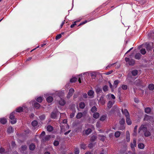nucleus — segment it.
<instances>
[{
	"label": "nucleus",
	"mask_w": 154,
	"mask_h": 154,
	"mask_svg": "<svg viewBox=\"0 0 154 154\" xmlns=\"http://www.w3.org/2000/svg\"><path fill=\"white\" fill-rule=\"evenodd\" d=\"M141 131L144 133V135L145 137H149L151 136V134L150 132L147 130L145 125H142L140 126L138 130V133H139Z\"/></svg>",
	"instance_id": "1"
},
{
	"label": "nucleus",
	"mask_w": 154,
	"mask_h": 154,
	"mask_svg": "<svg viewBox=\"0 0 154 154\" xmlns=\"http://www.w3.org/2000/svg\"><path fill=\"white\" fill-rule=\"evenodd\" d=\"M15 113V112H12L10 114L9 117L10 119V122L12 124H14L17 122L16 119L15 118L14 115Z\"/></svg>",
	"instance_id": "2"
},
{
	"label": "nucleus",
	"mask_w": 154,
	"mask_h": 154,
	"mask_svg": "<svg viewBox=\"0 0 154 154\" xmlns=\"http://www.w3.org/2000/svg\"><path fill=\"white\" fill-rule=\"evenodd\" d=\"M125 60L126 62H128L129 65L133 66L134 64L135 61L133 59H130L129 58L125 57Z\"/></svg>",
	"instance_id": "3"
},
{
	"label": "nucleus",
	"mask_w": 154,
	"mask_h": 154,
	"mask_svg": "<svg viewBox=\"0 0 154 154\" xmlns=\"http://www.w3.org/2000/svg\"><path fill=\"white\" fill-rule=\"evenodd\" d=\"M27 149V147L26 145H22L21 147L20 152L22 154H27L28 152L26 151Z\"/></svg>",
	"instance_id": "4"
},
{
	"label": "nucleus",
	"mask_w": 154,
	"mask_h": 154,
	"mask_svg": "<svg viewBox=\"0 0 154 154\" xmlns=\"http://www.w3.org/2000/svg\"><path fill=\"white\" fill-rule=\"evenodd\" d=\"M125 123V121L123 118L121 120L119 121V124L122 126L120 127V129L121 130H123L125 129V127L123 126V125Z\"/></svg>",
	"instance_id": "5"
},
{
	"label": "nucleus",
	"mask_w": 154,
	"mask_h": 154,
	"mask_svg": "<svg viewBox=\"0 0 154 154\" xmlns=\"http://www.w3.org/2000/svg\"><path fill=\"white\" fill-rule=\"evenodd\" d=\"M74 92V89L72 88H70L69 90V92L67 96V97L68 98H69L71 97L73 93Z\"/></svg>",
	"instance_id": "6"
},
{
	"label": "nucleus",
	"mask_w": 154,
	"mask_h": 154,
	"mask_svg": "<svg viewBox=\"0 0 154 154\" xmlns=\"http://www.w3.org/2000/svg\"><path fill=\"white\" fill-rule=\"evenodd\" d=\"M122 112L123 114L125 115L126 118L130 116L129 113L127 109H125L124 110L122 109Z\"/></svg>",
	"instance_id": "7"
},
{
	"label": "nucleus",
	"mask_w": 154,
	"mask_h": 154,
	"mask_svg": "<svg viewBox=\"0 0 154 154\" xmlns=\"http://www.w3.org/2000/svg\"><path fill=\"white\" fill-rule=\"evenodd\" d=\"M136 139H134L133 143H131V147L132 149H134V147H136Z\"/></svg>",
	"instance_id": "8"
},
{
	"label": "nucleus",
	"mask_w": 154,
	"mask_h": 154,
	"mask_svg": "<svg viewBox=\"0 0 154 154\" xmlns=\"http://www.w3.org/2000/svg\"><path fill=\"white\" fill-rule=\"evenodd\" d=\"M146 50L149 51L152 50V47L151 45H150L149 43H146Z\"/></svg>",
	"instance_id": "9"
},
{
	"label": "nucleus",
	"mask_w": 154,
	"mask_h": 154,
	"mask_svg": "<svg viewBox=\"0 0 154 154\" xmlns=\"http://www.w3.org/2000/svg\"><path fill=\"white\" fill-rule=\"evenodd\" d=\"M126 137L127 141L129 142L130 141V134L128 131H127L126 132Z\"/></svg>",
	"instance_id": "10"
},
{
	"label": "nucleus",
	"mask_w": 154,
	"mask_h": 154,
	"mask_svg": "<svg viewBox=\"0 0 154 154\" xmlns=\"http://www.w3.org/2000/svg\"><path fill=\"white\" fill-rule=\"evenodd\" d=\"M104 96H102L100 98V102L103 105L105 104V100L104 99Z\"/></svg>",
	"instance_id": "11"
},
{
	"label": "nucleus",
	"mask_w": 154,
	"mask_h": 154,
	"mask_svg": "<svg viewBox=\"0 0 154 154\" xmlns=\"http://www.w3.org/2000/svg\"><path fill=\"white\" fill-rule=\"evenodd\" d=\"M35 148V146L34 143L31 144L29 146V148L30 150L33 151Z\"/></svg>",
	"instance_id": "12"
},
{
	"label": "nucleus",
	"mask_w": 154,
	"mask_h": 154,
	"mask_svg": "<svg viewBox=\"0 0 154 154\" xmlns=\"http://www.w3.org/2000/svg\"><path fill=\"white\" fill-rule=\"evenodd\" d=\"M7 122V120L5 118L0 119V122L2 124H5Z\"/></svg>",
	"instance_id": "13"
},
{
	"label": "nucleus",
	"mask_w": 154,
	"mask_h": 154,
	"mask_svg": "<svg viewBox=\"0 0 154 154\" xmlns=\"http://www.w3.org/2000/svg\"><path fill=\"white\" fill-rule=\"evenodd\" d=\"M59 103L61 106H64L66 103V101L64 100L61 99L59 101Z\"/></svg>",
	"instance_id": "14"
},
{
	"label": "nucleus",
	"mask_w": 154,
	"mask_h": 154,
	"mask_svg": "<svg viewBox=\"0 0 154 154\" xmlns=\"http://www.w3.org/2000/svg\"><path fill=\"white\" fill-rule=\"evenodd\" d=\"M126 123L128 125H130L131 124L132 122L130 119V116L126 117Z\"/></svg>",
	"instance_id": "15"
},
{
	"label": "nucleus",
	"mask_w": 154,
	"mask_h": 154,
	"mask_svg": "<svg viewBox=\"0 0 154 154\" xmlns=\"http://www.w3.org/2000/svg\"><path fill=\"white\" fill-rule=\"evenodd\" d=\"M145 112L149 114L150 113L151 111V109L149 107H147L145 108L144 109Z\"/></svg>",
	"instance_id": "16"
},
{
	"label": "nucleus",
	"mask_w": 154,
	"mask_h": 154,
	"mask_svg": "<svg viewBox=\"0 0 154 154\" xmlns=\"http://www.w3.org/2000/svg\"><path fill=\"white\" fill-rule=\"evenodd\" d=\"M47 129L49 132H51L54 130L53 127L51 125H48L47 126Z\"/></svg>",
	"instance_id": "17"
},
{
	"label": "nucleus",
	"mask_w": 154,
	"mask_h": 154,
	"mask_svg": "<svg viewBox=\"0 0 154 154\" xmlns=\"http://www.w3.org/2000/svg\"><path fill=\"white\" fill-rule=\"evenodd\" d=\"M141 56V55L140 53H136L135 55L134 58L136 59L139 60L140 59Z\"/></svg>",
	"instance_id": "18"
},
{
	"label": "nucleus",
	"mask_w": 154,
	"mask_h": 154,
	"mask_svg": "<svg viewBox=\"0 0 154 154\" xmlns=\"http://www.w3.org/2000/svg\"><path fill=\"white\" fill-rule=\"evenodd\" d=\"M33 106L36 109H39L41 106L37 102H35L34 103Z\"/></svg>",
	"instance_id": "19"
},
{
	"label": "nucleus",
	"mask_w": 154,
	"mask_h": 154,
	"mask_svg": "<svg viewBox=\"0 0 154 154\" xmlns=\"http://www.w3.org/2000/svg\"><path fill=\"white\" fill-rule=\"evenodd\" d=\"M51 117L52 119H55L57 117V113L56 112H52L51 114Z\"/></svg>",
	"instance_id": "20"
},
{
	"label": "nucleus",
	"mask_w": 154,
	"mask_h": 154,
	"mask_svg": "<svg viewBox=\"0 0 154 154\" xmlns=\"http://www.w3.org/2000/svg\"><path fill=\"white\" fill-rule=\"evenodd\" d=\"M138 71L137 70L135 69L132 70L131 72V74L133 76H135L138 74Z\"/></svg>",
	"instance_id": "21"
},
{
	"label": "nucleus",
	"mask_w": 154,
	"mask_h": 154,
	"mask_svg": "<svg viewBox=\"0 0 154 154\" xmlns=\"http://www.w3.org/2000/svg\"><path fill=\"white\" fill-rule=\"evenodd\" d=\"M7 132L8 133H11L13 132V129L12 127H9L8 128Z\"/></svg>",
	"instance_id": "22"
},
{
	"label": "nucleus",
	"mask_w": 154,
	"mask_h": 154,
	"mask_svg": "<svg viewBox=\"0 0 154 154\" xmlns=\"http://www.w3.org/2000/svg\"><path fill=\"white\" fill-rule=\"evenodd\" d=\"M96 92L98 95L102 92V89L99 87H97L96 89Z\"/></svg>",
	"instance_id": "23"
},
{
	"label": "nucleus",
	"mask_w": 154,
	"mask_h": 154,
	"mask_svg": "<svg viewBox=\"0 0 154 154\" xmlns=\"http://www.w3.org/2000/svg\"><path fill=\"white\" fill-rule=\"evenodd\" d=\"M53 98L52 97L49 96L46 99L48 103H51L53 100Z\"/></svg>",
	"instance_id": "24"
},
{
	"label": "nucleus",
	"mask_w": 154,
	"mask_h": 154,
	"mask_svg": "<svg viewBox=\"0 0 154 154\" xmlns=\"http://www.w3.org/2000/svg\"><path fill=\"white\" fill-rule=\"evenodd\" d=\"M83 116L82 113L81 112H78L76 116V117L77 119H81Z\"/></svg>",
	"instance_id": "25"
},
{
	"label": "nucleus",
	"mask_w": 154,
	"mask_h": 154,
	"mask_svg": "<svg viewBox=\"0 0 154 154\" xmlns=\"http://www.w3.org/2000/svg\"><path fill=\"white\" fill-rule=\"evenodd\" d=\"M148 89L151 91H153L154 89V85L152 84H151L149 85Z\"/></svg>",
	"instance_id": "26"
},
{
	"label": "nucleus",
	"mask_w": 154,
	"mask_h": 154,
	"mask_svg": "<svg viewBox=\"0 0 154 154\" xmlns=\"http://www.w3.org/2000/svg\"><path fill=\"white\" fill-rule=\"evenodd\" d=\"M51 137L49 135L46 136L45 137L42 138V140L45 141H48Z\"/></svg>",
	"instance_id": "27"
},
{
	"label": "nucleus",
	"mask_w": 154,
	"mask_h": 154,
	"mask_svg": "<svg viewBox=\"0 0 154 154\" xmlns=\"http://www.w3.org/2000/svg\"><path fill=\"white\" fill-rule=\"evenodd\" d=\"M94 93V91L92 90H90L88 92V95L90 96H93Z\"/></svg>",
	"instance_id": "28"
},
{
	"label": "nucleus",
	"mask_w": 154,
	"mask_h": 154,
	"mask_svg": "<svg viewBox=\"0 0 154 154\" xmlns=\"http://www.w3.org/2000/svg\"><path fill=\"white\" fill-rule=\"evenodd\" d=\"M79 106L80 108L81 109H84L85 106V105L84 103L83 102H81L79 104Z\"/></svg>",
	"instance_id": "29"
},
{
	"label": "nucleus",
	"mask_w": 154,
	"mask_h": 154,
	"mask_svg": "<svg viewBox=\"0 0 154 154\" xmlns=\"http://www.w3.org/2000/svg\"><path fill=\"white\" fill-rule=\"evenodd\" d=\"M151 117L146 114H145V115L144 118V121H148L149 120Z\"/></svg>",
	"instance_id": "30"
},
{
	"label": "nucleus",
	"mask_w": 154,
	"mask_h": 154,
	"mask_svg": "<svg viewBox=\"0 0 154 154\" xmlns=\"http://www.w3.org/2000/svg\"><path fill=\"white\" fill-rule=\"evenodd\" d=\"M23 107H20L16 109V111L17 112H20L23 111Z\"/></svg>",
	"instance_id": "31"
},
{
	"label": "nucleus",
	"mask_w": 154,
	"mask_h": 154,
	"mask_svg": "<svg viewBox=\"0 0 154 154\" xmlns=\"http://www.w3.org/2000/svg\"><path fill=\"white\" fill-rule=\"evenodd\" d=\"M138 147L140 149H143L144 147V145L143 143H139L138 144Z\"/></svg>",
	"instance_id": "32"
},
{
	"label": "nucleus",
	"mask_w": 154,
	"mask_h": 154,
	"mask_svg": "<svg viewBox=\"0 0 154 154\" xmlns=\"http://www.w3.org/2000/svg\"><path fill=\"white\" fill-rule=\"evenodd\" d=\"M100 116L99 114V113L96 112L94 113L93 115V117L95 119H97Z\"/></svg>",
	"instance_id": "33"
},
{
	"label": "nucleus",
	"mask_w": 154,
	"mask_h": 154,
	"mask_svg": "<svg viewBox=\"0 0 154 154\" xmlns=\"http://www.w3.org/2000/svg\"><path fill=\"white\" fill-rule=\"evenodd\" d=\"M107 118V116L106 115H103L101 117L100 119L101 121H104Z\"/></svg>",
	"instance_id": "34"
},
{
	"label": "nucleus",
	"mask_w": 154,
	"mask_h": 154,
	"mask_svg": "<svg viewBox=\"0 0 154 154\" xmlns=\"http://www.w3.org/2000/svg\"><path fill=\"white\" fill-rule=\"evenodd\" d=\"M120 131H117L115 132V136L116 138H118L119 137V136L120 135Z\"/></svg>",
	"instance_id": "35"
},
{
	"label": "nucleus",
	"mask_w": 154,
	"mask_h": 154,
	"mask_svg": "<svg viewBox=\"0 0 154 154\" xmlns=\"http://www.w3.org/2000/svg\"><path fill=\"white\" fill-rule=\"evenodd\" d=\"M86 145L84 143H82L80 145V148L82 149H85L86 147Z\"/></svg>",
	"instance_id": "36"
},
{
	"label": "nucleus",
	"mask_w": 154,
	"mask_h": 154,
	"mask_svg": "<svg viewBox=\"0 0 154 154\" xmlns=\"http://www.w3.org/2000/svg\"><path fill=\"white\" fill-rule=\"evenodd\" d=\"M113 105L112 102L111 101H109L107 103V107L109 108H110Z\"/></svg>",
	"instance_id": "37"
},
{
	"label": "nucleus",
	"mask_w": 154,
	"mask_h": 154,
	"mask_svg": "<svg viewBox=\"0 0 154 154\" xmlns=\"http://www.w3.org/2000/svg\"><path fill=\"white\" fill-rule=\"evenodd\" d=\"M31 124L33 126L35 127L37 125V121L36 120H34L32 122Z\"/></svg>",
	"instance_id": "38"
},
{
	"label": "nucleus",
	"mask_w": 154,
	"mask_h": 154,
	"mask_svg": "<svg viewBox=\"0 0 154 154\" xmlns=\"http://www.w3.org/2000/svg\"><path fill=\"white\" fill-rule=\"evenodd\" d=\"M91 110L92 112H95L97 111V108L95 106H94L91 108Z\"/></svg>",
	"instance_id": "39"
},
{
	"label": "nucleus",
	"mask_w": 154,
	"mask_h": 154,
	"mask_svg": "<svg viewBox=\"0 0 154 154\" xmlns=\"http://www.w3.org/2000/svg\"><path fill=\"white\" fill-rule=\"evenodd\" d=\"M77 78L76 77H74L70 79V82L72 83L75 82L77 81Z\"/></svg>",
	"instance_id": "40"
},
{
	"label": "nucleus",
	"mask_w": 154,
	"mask_h": 154,
	"mask_svg": "<svg viewBox=\"0 0 154 154\" xmlns=\"http://www.w3.org/2000/svg\"><path fill=\"white\" fill-rule=\"evenodd\" d=\"M99 136L100 137V139L101 140L103 141H104L105 140V139L106 138V137L104 136L103 135H99Z\"/></svg>",
	"instance_id": "41"
},
{
	"label": "nucleus",
	"mask_w": 154,
	"mask_h": 154,
	"mask_svg": "<svg viewBox=\"0 0 154 154\" xmlns=\"http://www.w3.org/2000/svg\"><path fill=\"white\" fill-rule=\"evenodd\" d=\"M79 148H75L74 149V154H79Z\"/></svg>",
	"instance_id": "42"
},
{
	"label": "nucleus",
	"mask_w": 154,
	"mask_h": 154,
	"mask_svg": "<svg viewBox=\"0 0 154 154\" xmlns=\"http://www.w3.org/2000/svg\"><path fill=\"white\" fill-rule=\"evenodd\" d=\"M36 100L37 102L41 103L42 102L43 99L42 97H39L37 98Z\"/></svg>",
	"instance_id": "43"
},
{
	"label": "nucleus",
	"mask_w": 154,
	"mask_h": 154,
	"mask_svg": "<svg viewBox=\"0 0 154 154\" xmlns=\"http://www.w3.org/2000/svg\"><path fill=\"white\" fill-rule=\"evenodd\" d=\"M91 132V128H88L85 131V134L87 135H88Z\"/></svg>",
	"instance_id": "44"
},
{
	"label": "nucleus",
	"mask_w": 154,
	"mask_h": 154,
	"mask_svg": "<svg viewBox=\"0 0 154 154\" xmlns=\"http://www.w3.org/2000/svg\"><path fill=\"white\" fill-rule=\"evenodd\" d=\"M76 112L75 110L73 111L70 114V118H73L75 116V113Z\"/></svg>",
	"instance_id": "45"
},
{
	"label": "nucleus",
	"mask_w": 154,
	"mask_h": 154,
	"mask_svg": "<svg viewBox=\"0 0 154 154\" xmlns=\"http://www.w3.org/2000/svg\"><path fill=\"white\" fill-rule=\"evenodd\" d=\"M119 81L118 80H116L114 81V85L115 86V87H116L118 85L119 83Z\"/></svg>",
	"instance_id": "46"
},
{
	"label": "nucleus",
	"mask_w": 154,
	"mask_h": 154,
	"mask_svg": "<svg viewBox=\"0 0 154 154\" xmlns=\"http://www.w3.org/2000/svg\"><path fill=\"white\" fill-rule=\"evenodd\" d=\"M103 89L104 92H106L108 91V87L107 86L105 85L103 87Z\"/></svg>",
	"instance_id": "47"
},
{
	"label": "nucleus",
	"mask_w": 154,
	"mask_h": 154,
	"mask_svg": "<svg viewBox=\"0 0 154 154\" xmlns=\"http://www.w3.org/2000/svg\"><path fill=\"white\" fill-rule=\"evenodd\" d=\"M140 52L142 54L144 55L146 54V51L145 49L142 48L140 50Z\"/></svg>",
	"instance_id": "48"
},
{
	"label": "nucleus",
	"mask_w": 154,
	"mask_h": 154,
	"mask_svg": "<svg viewBox=\"0 0 154 154\" xmlns=\"http://www.w3.org/2000/svg\"><path fill=\"white\" fill-rule=\"evenodd\" d=\"M97 137L96 136L93 135L91 138V140L92 142H94L96 139Z\"/></svg>",
	"instance_id": "49"
},
{
	"label": "nucleus",
	"mask_w": 154,
	"mask_h": 154,
	"mask_svg": "<svg viewBox=\"0 0 154 154\" xmlns=\"http://www.w3.org/2000/svg\"><path fill=\"white\" fill-rule=\"evenodd\" d=\"M122 89L125 90L128 88V86L126 85H123L122 86Z\"/></svg>",
	"instance_id": "50"
},
{
	"label": "nucleus",
	"mask_w": 154,
	"mask_h": 154,
	"mask_svg": "<svg viewBox=\"0 0 154 154\" xmlns=\"http://www.w3.org/2000/svg\"><path fill=\"white\" fill-rule=\"evenodd\" d=\"M45 116L44 115H42L39 116V118L41 120H43L45 119Z\"/></svg>",
	"instance_id": "51"
},
{
	"label": "nucleus",
	"mask_w": 154,
	"mask_h": 154,
	"mask_svg": "<svg viewBox=\"0 0 154 154\" xmlns=\"http://www.w3.org/2000/svg\"><path fill=\"white\" fill-rule=\"evenodd\" d=\"M5 150L4 148L1 147L0 148V153L3 154L5 152Z\"/></svg>",
	"instance_id": "52"
},
{
	"label": "nucleus",
	"mask_w": 154,
	"mask_h": 154,
	"mask_svg": "<svg viewBox=\"0 0 154 154\" xmlns=\"http://www.w3.org/2000/svg\"><path fill=\"white\" fill-rule=\"evenodd\" d=\"M95 144L94 143H91L90 144H89L88 145V147H89L90 149H91L93 147V146H94V145Z\"/></svg>",
	"instance_id": "53"
},
{
	"label": "nucleus",
	"mask_w": 154,
	"mask_h": 154,
	"mask_svg": "<svg viewBox=\"0 0 154 154\" xmlns=\"http://www.w3.org/2000/svg\"><path fill=\"white\" fill-rule=\"evenodd\" d=\"M61 34L57 35L56 37V40H57L59 39L61 37Z\"/></svg>",
	"instance_id": "54"
},
{
	"label": "nucleus",
	"mask_w": 154,
	"mask_h": 154,
	"mask_svg": "<svg viewBox=\"0 0 154 154\" xmlns=\"http://www.w3.org/2000/svg\"><path fill=\"white\" fill-rule=\"evenodd\" d=\"M59 144V142L57 140H55L54 143V146H57Z\"/></svg>",
	"instance_id": "55"
},
{
	"label": "nucleus",
	"mask_w": 154,
	"mask_h": 154,
	"mask_svg": "<svg viewBox=\"0 0 154 154\" xmlns=\"http://www.w3.org/2000/svg\"><path fill=\"white\" fill-rule=\"evenodd\" d=\"M88 22V21L87 20H85L84 21L81 23L78 26H81L82 25H83L86 23H87Z\"/></svg>",
	"instance_id": "56"
},
{
	"label": "nucleus",
	"mask_w": 154,
	"mask_h": 154,
	"mask_svg": "<svg viewBox=\"0 0 154 154\" xmlns=\"http://www.w3.org/2000/svg\"><path fill=\"white\" fill-rule=\"evenodd\" d=\"M115 64V63H112V64H109V65H108V66L106 67V69H107L108 68H109L111 66H113V65H114V64Z\"/></svg>",
	"instance_id": "57"
},
{
	"label": "nucleus",
	"mask_w": 154,
	"mask_h": 154,
	"mask_svg": "<svg viewBox=\"0 0 154 154\" xmlns=\"http://www.w3.org/2000/svg\"><path fill=\"white\" fill-rule=\"evenodd\" d=\"M113 71L112 70H111V71H109L106 73H105V74L106 75H109L110 74H111L112 72Z\"/></svg>",
	"instance_id": "58"
},
{
	"label": "nucleus",
	"mask_w": 154,
	"mask_h": 154,
	"mask_svg": "<svg viewBox=\"0 0 154 154\" xmlns=\"http://www.w3.org/2000/svg\"><path fill=\"white\" fill-rule=\"evenodd\" d=\"M65 20H64L61 23L60 26V28H61L62 27V26L65 23Z\"/></svg>",
	"instance_id": "59"
},
{
	"label": "nucleus",
	"mask_w": 154,
	"mask_h": 154,
	"mask_svg": "<svg viewBox=\"0 0 154 154\" xmlns=\"http://www.w3.org/2000/svg\"><path fill=\"white\" fill-rule=\"evenodd\" d=\"M137 125H136L134 128V132H137Z\"/></svg>",
	"instance_id": "60"
},
{
	"label": "nucleus",
	"mask_w": 154,
	"mask_h": 154,
	"mask_svg": "<svg viewBox=\"0 0 154 154\" xmlns=\"http://www.w3.org/2000/svg\"><path fill=\"white\" fill-rule=\"evenodd\" d=\"M134 101L135 103H138L139 102V100L137 98H134Z\"/></svg>",
	"instance_id": "61"
},
{
	"label": "nucleus",
	"mask_w": 154,
	"mask_h": 154,
	"mask_svg": "<svg viewBox=\"0 0 154 154\" xmlns=\"http://www.w3.org/2000/svg\"><path fill=\"white\" fill-rule=\"evenodd\" d=\"M45 134V131H43L42 132V133L40 135V136H44Z\"/></svg>",
	"instance_id": "62"
},
{
	"label": "nucleus",
	"mask_w": 154,
	"mask_h": 154,
	"mask_svg": "<svg viewBox=\"0 0 154 154\" xmlns=\"http://www.w3.org/2000/svg\"><path fill=\"white\" fill-rule=\"evenodd\" d=\"M83 96L84 98H86L87 97V95L86 93H85L83 94Z\"/></svg>",
	"instance_id": "63"
},
{
	"label": "nucleus",
	"mask_w": 154,
	"mask_h": 154,
	"mask_svg": "<svg viewBox=\"0 0 154 154\" xmlns=\"http://www.w3.org/2000/svg\"><path fill=\"white\" fill-rule=\"evenodd\" d=\"M11 145H12V146H13V147L14 146L16 145L15 142L14 141H12V143H11Z\"/></svg>",
	"instance_id": "64"
}]
</instances>
